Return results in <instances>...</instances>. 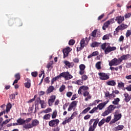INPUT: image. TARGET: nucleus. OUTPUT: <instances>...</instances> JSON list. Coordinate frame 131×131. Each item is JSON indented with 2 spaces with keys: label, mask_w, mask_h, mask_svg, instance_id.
Returning a JSON list of instances; mask_svg holds the SVG:
<instances>
[{
  "label": "nucleus",
  "mask_w": 131,
  "mask_h": 131,
  "mask_svg": "<svg viewBox=\"0 0 131 131\" xmlns=\"http://www.w3.org/2000/svg\"><path fill=\"white\" fill-rule=\"evenodd\" d=\"M100 119L98 118L97 119H92L89 123V128L88 131H95V129L97 128V125L99 123Z\"/></svg>",
  "instance_id": "nucleus-1"
},
{
  "label": "nucleus",
  "mask_w": 131,
  "mask_h": 131,
  "mask_svg": "<svg viewBox=\"0 0 131 131\" xmlns=\"http://www.w3.org/2000/svg\"><path fill=\"white\" fill-rule=\"evenodd\" d=\"M38 124H39V121H38L37 119H34L32 120L31 123H27L25 124L24 127L26 129L32 128V127H35L37 126Z\"/></svg>",
  "instance_id": "nucleus-2"
},
{
  "label": "nucleus",
  "mask_w": 131,
  "mask_h": 131,
  "mask_svg": "<svg viewBox=\"0 0 131 131\" xmlns=\"http://www.w3.org/2000/svg\"><path fill=\"white\" fill-rule=\"evenodd\" d=\"M61 77H63L66 80H69L73 78V76L69 72H64L61 73Z\"/></svg>",
  "instance_id": "nucleus-3"
},
{
  "label": "nucleus",
  "mask_w": 131,
  "mask_h": 131,
  "mask_svg": "<svg viewBox=\"0 0 131 131\" xmlns=\"http://www.w3.org/2000/svg\"><path fill=\"white\" fill-rule=\"evenodd\" d=\"M60 123L59 119H56L54 120H51L49 122V125L51 127H56Z\"/></svg>",
  "instance_id": "nucleus-4"
},
{
  "label": "nucleus",
  "mask_w": 131,
  "mask_h": 131,
  "mask_svg": "<svg viewBox=\"0 0 131 131\" xmlns=\"http://www.w3.org/2000/svg\"><path fill=\"white\" fill-rule=\"evenodd\" d=\"M120 58L118 59L115 58L113 59H112L110 62H109V66H117V65H119L120 63H121V61H119Z\"/></svg>",
  "instance_id": "nucleus-5"
},
{
  "label": "nucleus",
  "mask_w": 131,
  "mask_h": 131,
  "mask_svg": "<svg viewBox=\"0 0 131 131\" xmlns=\"http://www.w3.org/2000/svg\"><path fill=\"white\" fill-rule=\"evenodd\" d=\"M98 75L99 76V79H100V80H108V79L110 78V77H109V75L105 73H99Z\"/></svg>",
  "instance_id": "nucleus-6"
},
{
  "label": "nucleus",
  "mask_w": 131,
  "mask_h": 131,
  "mask_svg": "<svg viewBox=\"0 0 131 131\" xmlns=\"http://www.w3.org/2000/svg\"><path fill=\"white\" fill-rule=\"evenodd\" d=\"M77 106V101H72L70 104L68 108V111L70 112V111H72V110H73V111H75V108H76Z\"/></svg>",
  "instance_id": "nucleus-7"
},
{
  "label": "nucleus",
  "mask_w": 131,
  "mask_h": 131,
  "mask_svg": "<svg viewBox=\"0 0 131 131\" xmlns=\"http://www.w3.org/2000/svg\"><path fill=\"white\" fill-rule=\"evenodd\" d=\"M113 51H116V47H111L110 45H108L107 46L104 50V54L105 55H108L109 53H111V52H113Z\"/></svg>",
  "instance_id": "nucleus-8"
},
{
  "label": "nucleus",
  "mask_w": 131,
  "mask_h": 131,
  "mask_svg": "<svg viewBox=\"0 0 131 131\" xmlns=\"http://www.w3.org/2000/svg\"><path fill=\"white\" fill-rule=\"evenodd\" d=\"M122 116L121 114L114 115V118L110 122V124H113V123H115L116 121H118V120L121 118Z\"/></svg>",
  "instance_id": "nucleus-9"
},
{
  "label": "nucleus",
  "mask_w": 131,
  "mask_h": 131,
  "mask_svg": "<svg viewBox=\"0 0 131 131\" xmlns=\"http://www.w3.org/2000/svg\"><path fill=\"white\" fill-rule=\"evenodd\" d=\"M89 86H86V85H82L81 86H80L79 88V90L78 91V95H81L82 94V91H83V92H86L88 91V90H89Z\"/></svg>",
  "instance_id": "nucleus-10"
},
{
  "label": "nucleus",
  "mask_w": 131,
  "mask_h": 131,
  "mask_svg": "<svg viewBox=\"0 0 131 131\" xmlns=\"http://www.w3.org/2000/svg\"><path fill=\"white\" fill-rule=\"evenodd\" d=\"M80 71H79V74L80 75H83V74L85 72L84 70L85 69V65L83 64H81L79 66Z\"/></svg>",
  "instance_id": "nucleus-11"
},
{
  "label": "nucleus",
  "mask_w": 131,
  "mask_h": 131,
  "mask_svg": "<svg viewBox=\"0 0 131 131\" xmlns=\"http://www.w3.org/2000/svg\"><path fill=\"white\" fill-rule=\"evenodd\" d=\"M55 100H56V95H51L50 96V98L48 100V104L49 106H53V103L55 102Z\"/></svg>",
  "instance_id": "nucleus-12"
},
{
  "label": "nucleus",
  "mask_w": 131,
  "mask_h": 131,
  "mask_svg": "<svg viewBox=\"0 0 131 131\" xmlns=\"http://www.w3.org/2000/svg\"><path fill=\"white\" fill-rule=\"evenodd\" d=\"M108 103H109V100L104 101L103 103H101L97 106V107H96V108H97V110L99 109V110H102Z\"/></svg>",
  "instance_id": "nucleus-13"
},
{
  "label": "nucleus",
  "mask_w": 131,
  "mask_h": 131,
  "mask_svg": "<svg viewBox=\"0 0 131 131\" xmlns=\"http://www.w3.org/2000/svg\"><path fill=\"white\" fill-rule=\"evenodd\" d=\"M124 20V16L119 15L116 17L115 20L117 22L118 24H121L122 22H123Z\"/></svg>",
  "instance_id": "nucleus-14"
},
{
  "label": "nucleus",
  "mask_w": 131,
  "mask_h": 131,
  "mask_svg": "<svg viewBox=\"0 0 131 131\" xmlns=\"http://www.w3.org/2000/svg\"><path fill=\"white\" fill-rule=\"evenodd\" d=\"M130 55V54H126V55H123L121 56V57L119 58L120 62H122V61L126 60L127 59H129Z\"/></svg>",
  "instance_id": "nucleus-15"
},
{
  "label": "nucleus",
  "mask_w": 131,
  "mask_h": 131,
  "mask_svg": "<svg viewBox=\"0 0 131 131\" xmlns=\"http://www.w3.org/2000/svg\"><path fill=\"white\" fill-rule=\"evenodd\" d=\"M124 99V101H125V102H126V103H128V102H129V101H130V99H131V97L130 96H129V95H128V93H125L123 94Z\"/></svg>",
  "instance_id": "nucleus-16"
},
{
  "label": "nucleus",
  "mask_w": 131,
  "mask_h": 131,
  "mask_svg": "<svg viewBox=\"0 0 131 131\" xmlns=\"http://www.w3.org/2000/svg\"><path fill=\"white\" fill-rule=\"evenodd\" d=\"M38 100L39 101V104H40L41 108L42 109L46 108L47 107V102H45L44 100H41L40 98H38Z\"/></svg>",
  "instance_id": "nucleus-17"
},
{
  "label": "nucleus",
  "mask_w": 131,
  "mask_h": 131,
  "mask_svg": "<svg viewBox=\"0 0 131 131\" xmlns=\"http://www.w3.org/2000/svg\"><path fill=\"white\" fill-rule=\"evenodd\" d=\"M123 128H124V126H123V125H119L117 126H116L114 128H113V130H114V131L122 130Z\"/></svg>",
  "instance_id": "nucleus-18"
},
{
  "label": "nucleus",
  "mask_w": 131,
  "mask_h": 131,
  "mask_svg": "<svg viewBox=\"0 0 131 131\" xmlns=\"http://www.w3.org/2000/svg\"><path fill=\"white\" fill-rule=\"evenodd\" d=\"M63 63L65 64L66 66H67L69 68H71L74 66V63L70 62L67 60H64Z\"/></svg>",
  "instance_id": "nucleus-19"
},
{
  "label": "nucleus",
  "mask_w": 131,
  "mask_h": 131,
  "mask_svg": "<svg viewBox=\"0 0 131 131\" xmlns=\"http://www.w3.org/2000/svg\"><path fill=\"white\" fill-rule=\"evenodd\" d=\"M54 90H55V88H54V86L53 85L50 86L46 91L47 94L49 95V94H51V93H53Z\"/></svg>",
  "instance_id": "nucleus-20"
},
{
  "label": "nucleus",
  "mask_w": 131,
  "mask_h": 131,
  "mask_svg": "<svg viewBox=\"0 0 131 131\" xmlns=\"http://www.w3.org/2000/svg\"><path fill=\"white\" fill-rule=\"evenodd\" d=\"M61 77H62V76L60 73L59 75H58L56 77L53 78L51 80V84H54V82H55V81H56V80H58V79H59V78H61Z\"/></svg>",
  "instance_id": "nucleus-21"
},
{
  "label": "nucleus",
  "mask_w": 131,
  "mask_h": 131,
  "mask_svg": "<svg viewBox=\"0 0 131 131\" xmlns=\"http://www.w3.org/2000/svg\"><path fill=\"white\" fill-rule=\"evenodd\" d=\"M100 45H101V43L98 42L97 41H94L90 45V46L91 48H98Z\"/></svg>",
  "instance_id": "nucleus-22"
},
{
  "label": "nucleus",
  "mask_w": 131,
  "mask_h": 131,
  "mask_svg": "<svg viewBox=\"0 0 131 131\" xmlns=\"http://www.w3.org/2000/svg\"><path fill=\"white\" fill-rule=\"evenodd\" d=\"M106 84L107 85H111L112 86H114L116 85V82H115V81H114V80H112L111 81H108L106 82Z\"/></svg>",
  "instance_id": "nucleus-23"
},
{
  "label": "nucleus",
  "mask_w": 131,
  "mask_h": 131,
  "mask_svg": "<svg viewBox=\"0 0 131 131\" xmlns=\"http://www.w3.org/2000/svg\"><path fill=\"white\" fill-rule=\"evenodd\" d=\"M126 49H128V45H125V43L122 44L120 47V51H123L124 50L125 51Z\"/></svg>",
  "instance_id": "nucleus-24"
},
{
  "label": "nucleus",
  "mask_w": 131,
  "mask_h": 131,
  "mask_svg": "<svg viewBox=\"0 0 131 131\" xmlns=\"http://www.w3.org/2000/svg\"><path fill=\"white\" fill-rule=\"evenodd\" d=\"M117 88H118V89H121L124 91L125 90V89H124V83L122 82H118Z\"/></svg>",
  "instance_id": "nucleus-25"
},
{
  "label": "nucleus",
  "mask_w": 131,
  "mask_h": 131,
  "mask_svg": "<svg viewBox=\"0 0 131 131\" xmlns=\"http://www.w3.org/2000/svg\"><path fill=\"white\" fill-rule=\"evenodd\" d=\"M16 121L18 125H23V124H24V123H25V121L21 118L18 119Z\"/></svg>",
  "instance_id": "nucleus-26"
},
{
  "label": "nucleus",
  "mask_w": 131,
  "mask_h": 131,
  "mask_svg": "<svg viewBox=\"0 0 131 131\" xmlns=\"http://www.w3.org/2000/svg\"><path fill=\"white\" fill-rule=\"evenodd\" d=\"M91 110V107H88L87 108H85L82 112L79 115V117H80V115L81 114H86L89 111Z\"/></svg>",
  "instance_id": "nucleus-27"
},
{
  "label": "nucleus",
  "mask_w": 131,
  "mask_h": 131,
  "mask_svg": "<svg viewBox=\"0 0 131 131\" xmlns=\"http://www.w3.org/2000/svg\"><path fill=\"white\" fill-rule=\"evenodd\" d=\"M110 24L109 22L106 21L105 23H104L103 26L102 27V29L103 30H106V29H107V28H108V27L110 26Z\"/></svg>",
  "instance_id": "nucleus-28"
},
{
  "label": "nucleus",
  "mask_w": 131,
  "mask_h": 131,
  "mask_svg": "<svg viewBox=\"0 0 131 131\" xmlns=\"http://www.w3.org/2000/svg\"><path fill=\"white\" fill-rule=\"evenodd\" d=\"M52 65H53V62L51 61L47 64L46 68H47L49 71H51V70H52Z\"/></svg>",
  "instance_id": "nucleus-29"
},
{
  "label": "nucleus",
  "mask_w": 131,
  "mask_h": 131,
  "mask_svg": "<svg viewBox=\"0 0 131 131\" xmlns=\"http://www.w3.org/2000/svg\"><path fill=\"white\" fill-rule=\"evenodd\" d=\"M119 26L120 27L121 30H124V29H126V28L128 27V26L124 24H122L120 26Z\"/></svg>",
  "instance_id": "nucleus-30"
},
{
  "label": "nucleus",
  "mask_w": 131,
  "mask_h": 131,
  "mask_svg": "<svg viewBox=\"0 0 131 131\" xmlns=\"http://www.w3.org/2000/svg\"><path fill=\"white\" fill-rule=\"evenodd\" d=\"M119 102H120V99L119 98H117L114 99V101L112 102V103L114 104V105H118Z\"/></svg>",
  "instance_id": "nucleus-31"
},
{
  "label": "nucleus",
  "mask_w": 131,
  "mask_h": 131,
  "mask_svg": "<svg viewBox=\"0 0 131 131\" xmlns=\"http://www.w3.org/2000/svg\"><path fill=\"white\" fill-rule=\"evenodd\" d=\"M12 109V104L11 103H8L6 106V112L9 113L10 110Z\"/></svg>",
  "instance_id": "nucleus-32"
},
{
  "label": "nucleus",
  "mask_w": 131,
  "mask_h": 131,
  "mask_svg": "<svg viewBox=\"0 0 131 131\" xmlns=\"http://www.w3.org/2000/svg\"><path fill=\"white\" fill-rule=\"evenodd\" d=\"M80 45L81 47H83V48H84L85 47V39L84 38H83L81 40L80 42Z\"/></svg>",
  "instance_id": "nucleus-33"
},
{
  "label": "nucleus",
  "mask_w": 131,
  "mask_h": 131,
  "mask_svg": "<svg viewBox=\"0 0 131 131\" xmlns=\"http://www.w3.org/2000/svg\"><path fill=\"white\" fill-rule=\"evenodd\" d=\"M62 53L63 54V58H66L69 55V52L65 49L62 50Z\"/></svg>",
  "instance_id": "nucleus-34"
},
{
  "label": "nucleus",
  "mask_w": 131,
  "mask_h": 131,
  "mask_svg": "<svg viewBox=\"0 0 131 131\" xmlns=\"http://www.w3.org/2000/svg\"><path fill=\"white\" fill-rule=\"evenodd\" d=\"M51 118V114H48L44 115L43 117V119L45 120H48Z\"/></svg>",
  "instance_id": "nucleus-35"
},
{
  "label": "nucleus",
  "mask_w": 131,
  "mask_h": 131,
  "mask_svg": "<svg viewBox=\"0 0 131 131\" xmlns=\"http://www.w3.org/2000/svg\"><path fill=\"white\" fill-rule=\"evenodd\" d=\"M101 61H98L96 63L95 67H96V68H97V69H98V70L101 69Z\"/></svg>",
  "instance_id": "nucleus-36"
},
{
  "label": "nucleus",
  "mask_w": 131,
  "mask_h": 131,
  "mask_svg": "<svg viewBox=\"0 0 131 131\" xmlns=\"http://www.w3.org/2000/svg\"><path fill=\"white\" fill-rule=\"evenodd\" d=\"M76 84H78V85H82L83 84V81L81 80H78L75 82Z\"/></svg>",
  "instance_id": "nucleus-37"
},
{
  "label": "nucleus",
  "mask_w": 131,
  "mask_h": 131,
  "mask_svg": "<svg viewBox=\"0 0 131 131\" xmlns=\"http://www.w3.org/2000/svg\"><path fill=\"white\" fill-rule=\"evenodd\" d=\"M66 89V86L65 85L62 84L59 88V91L60 93H62V92H64V90Z\"/></svg>",
  "instance_id": "nucleus-38"
},
{
  "label": "nucleus",
  "mask_w": 131,
  "mask_h": 131,
  "mask_svg": "<svg viewBox=\"0 0 131 131\" xmlns=\"http://www.w3.org/2000/svg\"><path fill=\"white\" fill-rule=\"evenodd\" d=\"M105 123V119H102L99 123H98V126L100 127V126H102L103 124Z\"/></svg>",
  "instance_id": "nucleus-39"
},
{
  "label": "nucleus",
  "mask_w": 131,
  "mask_h": 131,
  "mask_svg": "<svg viewBox=\"0 0 131 131\" xmlns=\"http://www.w3.org/2000/svg\"><path fill=\"white\" fill-rule=\"evenodd\" d=\"M98 31V30L96 29L94 30L91 33V36H93V37H96V35H97V32Z\"/></svg>",
  "instance_id": "nucleus-40"
},
{
  "label": "nucleus",
  "mask_w": 131,
  "mask_h": 131,
  "mask_svg": "<svg viewBox=\"0 0 131 131\" xmlns=\"http://www.w3.org/2000/svg\"><path fill=\"white\" fill-rule=\"evenodd\" d=\"M111 113L110 112L108 111V110L105 111L104 113H103L101 115L102 116H107L108 114H110Z\"/></svg>",
  "instance_id": "nucleus-41"
},
{
  "label": "nucleus",
  "mask_w": 131,
  "mask_h": 131,
  "mask_svg": "<svg viewBox=\"0 0 131 131\" xmlns=\"http://www.w3.org/2000/svg\"><path fill=\"white\" fill-rule=\"evenodd\" d=\"M25 86L27 89H30V86H31V82H26L25 83Z\"/></svg>",
  "instance_id": "nucleus-42"
},
{
  "label": "nucleus",
  "mask_w": 131,
  "mask_h": 131,
  "mask_svg": "<svg viewBox=\"0 0 131 131\" xmlns=\"http://www.w3.org/2000/svg\"><path fill=\"white\" fill-rule=\"evenodd\" d=\"M97 110H98V107H95L89 112V113H90V114H93V113H95Z\"/></svg>",
  "instance_id": "nucleus-43"
},
{
  "label": "nucleus",
  "mask_w": 131,
  "mask_h": 131,
  "mask_svg": "<svg viewBox=\"0 0 131 131\" xmlns=\"http://www.w3.org/2000/svg\"><path fill=\"white\" fill-rule=\"evenodd\" d=\"M107 110H108V111L110 112V113H111V112H112V111H113V110H114V108L113 107V105L111 104L108 107Z\"/></svg>",
  "instance_id": "nucleus-44"
},
{
  "label": "nucleus",
  "mask_w": 131,
  "mask_h": 131,
  "mask_svg": "<svg viewBox=\"0 0 131 131\" xmlns=\"http://www.w3.org/2000/svg\"><path fill=\"white\" fill-rule=\"evenodd\" d=\"M107 43H103L102 45L101 46V48L102 50L103 51H105L106 50V48H107Z\"/></svg>",
  "instance_id": "nucleus-45"
},
{
  "label": "nucleus",
  "mask_w": 131,
  "mask_h": 131,
  "mask_svg": "<svg viewBox=\"0 0 131 131\" xmlns=\"http://www.w3.org/2000/svg\"><path fill=\"white\" fill-rule=\"evenodd\" d=\"M57 117V111H54L52 115V119H55Z\"/></svg>",
  "instance_id": "nucleus-46"
},
{
  "label": "nucleus",
  "mask_w": 131,
  "mask_h": 131,
  "mask_svg": "<svg viewBox=\"0 0 131 131\" xmlns=\"http://www.w3.org/2000/svg\"><path fill=\"white\" fill-rule=\"evenodd\" d=\"M43 113H50V112H52V108L49 107L46 110L43 111Z\"/></svg>",
  "instance_id": "nucleus-47"
},
{
  "label": "nucleus",
  "mask_w": 131,
  "mask_h": 131,
  "mask_svg": "<svg viewBox=\"0 0 131 131\" xmlns=\"http://www.w3.org/2000/svg\"><path fill=\"white\" fill-rule=\"evenodd\" d=\"M14 77L16 78V79L20 80V79L21 78V76L20 75V73H18L16 74L14 76Z\"/></svg>",
  "instance_id": "nucleus-48"
},
{
  "label": "nucleus",
  "mask_w": 131,
  "mask_h": 131,
  "mask_svg": "<svg viewBox=\"0 0 131 131\" xmlns=\"http://www.w3.org/2000/svg\"><path fill=\"white\" fill-rule=\"evenodd\" d=\"M109 36H110V35L108 34L104 35L102 37L103 40H106V39H109Z\"/></svg>",
  "instance_id": "nucleus-49"
},
{
  "label": "nucleus",
  "mask_w": 131,
  "mask_h": 131,
  "mask_svg": "<svg viewBox=\"0 0 131 131\" xmlns=\"http://www.w3.org/2000/svg\"><path fill=\"white\" fill-rule=\"evenodd\" d=\"M75 43V41L73 39H71L69 41V46H73Z\"/></svg>",
  "instance_id": "nucleus-50"
},
{
  "label": "nucleus",
  "mask_w": 131,
  "mask_h": 131,
  "mask_svg": "<svg viewBox=\"0 0 131 131\" xmlns=\"http://www.w3.org/2000/svg\"><path fill=\"white\" fill-rule=\"evenodd\" d=\"M130 35H131V30H127V32L126 33V37H128L129 36H130Z\"/></svg>",
  "instance_id": "nucleus-51"
},
{
  "label": "nucleus",
  "mask_w": 131,
  "mask_h": 131,
  "mask_svg": "<svg viewBox=\"0 0 131 131\" xmlns=\"http://www.w3.org/2000/svg\"><path fill=\"white\" fill-rule=\"evenodd\" d=\"M38 73L37 72H32L31 73V75L33 76V77H36L38 75Z\"/></svg>",
  "instance_id": "nucleus-52"
},
{
  "label": "nucleus",
  "mask_w": 131,
  "mask_h": 131,
  "mask_svg": "<svg viewBox=\"0 0 131 131\" xmlns=\"http://www.w3.org/2000/svg\"><path fill=\"white\" fill-rule=\"evenodd\" d=\"M89 77L86 75H83L81 76V79L83 81V80H86Z\"/></svg>",
  "instance_id": "nucleus-53"
},
{
  "label": "nucleus",
  "mask_w": 131,
  "mask_h": 131,
  "mask_svg": "<svg viewBox=\"0 0 131 131\" xmlns=\"http://www.w3.org/2000/svg\"><path fill=\"white\" fill-rule=\"evenodd\" d=\"M83 95L84 97H86V96L89 97V96H91L90 95V92H89L88 91L84 92Z\"/></svg>",
  "instance_id": "nucleus-54"
},
{
  "label": "nucleus",
  "mask_w": 131,
  "mask_h": 131,
  "mask_svg": "<svg viewBox=\"0 0 131 131\" xmlns=\"http://www.w3.org/2000/svg\"><path fill=\"white\" fill-rule=\"evenodd\" d=\"M110 120H111V116H108L106 118V119H105V122H106L107 123H108V122H109Z\"/></svg>",
  "instance_id": "nucleus-55"
},
{
  "label": "nucleus",
  "mask_w": 131,
  "mask_h": 131,
  "mask_svg": "<svg viewBox=\"0 0 131 131\" xmlns=\"http://www.w3.org/2000/svg\"><path fill=\"white\" fill-rule=\"evenodd\" d=\"M10 121H11V119H8L3 121V123L5 125H6V124H7V123H9V122H10Z\"/></svg>",
  "instance_id": "nucleus-56"
},
{
  "label": "nucleus",
  "mask_w": 131,
  "mask_h": 131,
  "mask_svg": "<svg viewBox=\"0 0 131 131\" xmlns=\"http://www.w3.org/2000/svg\"><path fill=\"white\" fill-rule=\"evenodd\" d=\"M107 22H108V24H110V25L111 24H113V23H115V21H114V18H112V19H111L107 20Z\"/></svg>",
  "instance_id": "nucleus-57"
},
{
  "label": "nucleus",
  "mask_w": 131,
  "mask_h": 131,
  "mask_svg": "<svg viewBox=\"0 0 131 131\" xmlns=\"http://www.w3.org/2000/svg\"><path fill=\"white\" fill-rule=\"evenodd\" d=\"M31 120H32V118H28L27 119H26L25 121V122H26L27 123H29V122H30V121H31Z\"/></svg>",
  "instance_id": "nucleus-58"
},
{
  "label": "nucleus",
  "mask_w": 131,
  "mask_h": 131,
  "mask_svg": "<svg viewBox=\"0 0 131 131\" xmlns=\"http://www.w3.org/2000/svg\"><path fill=\"white\" fill-rule=\"evenodd\" d=\"M73 93L71 92H68L67 93V97H68V98H70L71 97V96H72Z\"/></svg>",
  "instance_id": "nucleus-59"
},
{
  "label": "nucleus",
  "mask_w": 131,
  "mask_h": 131,
  "mask_svg": "<svg viewBox=\"0 0 131 131\" xmlns=\"http://www.w3.org/2000/svg\"><path fill=\"white\" fill-rule=\"evenodd\" d=\"M91 118V115H87L84 117V120H88Z\"/></svg>",
  "instance_id": "nucleus-60"
},
{
  "label": "nucleus",
  "mask_w": 131,
  "mask_h": 131,
  "mask_svg": "<svg viewBox=\"0 0 131 131\" xmlns=\"http://www.w3.org/2000/svg\"><path fill=\"white\" fill-rule=\"evenodd\" d=\"M130 16H131V13H129L125 14L124 17H125V19H127V18H130Z\"/></svg>",
  "instance_id": "nucleus-61"
},
{
  "label": "nucleus",
  "mask_w": 131,
  "mask_h": 131,
  "mask_svg": "<svg viewBox=\"0 0 131 131\" xmlns=\"http://www.w3.org/2000/svg\"><path fill=\"white\" fill-rule=\"evenodd\" d=\"M73 61L74 63H79V59L78 58H75L74 59H73Z\"/></svg>",
  "instance_id": "nucleus-62"
},
{
  "label": "nucleus",
  "mask_w": 131,
  "mask_h": 131,
  "mask_svg": "<svg viewBox=\"0 0 131 131\" xmlns=\"http://www.w3.org/2000/svg\"><path fill=\"white\" fill-rule=\"evenodd\" d=\"M83 47H81L80 46V47H77V52H80V51H81L82 50V49H83Z\"/></svg>",
  "instance_id": "nucleus-63"
},
{
  "label": "nucleus",
  "mask_w": 131,
  "mask_h": 131,
  "mask_svg": "<svg viewBox=\"0 0 131 131\" xmlns=\"http://www.w3.org/2000/svg\"><path fill=\"white\" fill-rule=\"evenodd\" d=\"M125 90H127L128 92H131V84L127 86Z\"/></svg>",
  "instance_id": "nucleus-64"
}]
</instances>
